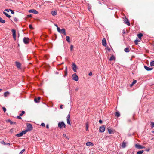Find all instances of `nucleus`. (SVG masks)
<instances>
[{"instance_id":"a211bd4d","label":"nucleus","mask_w":154,"mask_h":154,"mask_svg":"<svg viewBox=\"0 0 154 154\" xmlns=\"http://www.w3.org/2000/svg\"><path fill=\"white\" fill-rule=\"evenodd\" d=\"M86 145L87 146H93L94 144L93 143L90 142H88L86 143Z\"/></svg>"},{"instance_id":"de8ad7c7","label":"nucleus","mask_w":154,"mask_h":154,"mask_svg":"<svg viewBox=\"0 0 154 154\" xmlns=\"http://www.w3.org/2000/svg\"><path fill=\"white\" fill-rule=\"evenodd\" d=\"M3 109L4 112H5L6 111V109L4 107H3Z\"/></svg>"},{"instance_id":"6e6d98bb","label":"nucleus","mask_w":154,"mask_h":154,"mask_svg":"<svg viewBox=\"0 0 154 154\" xmlns=\"http://www.w3.org/2000/svg\"><path fill=\"white\" fill-rule=\"evenodd\" d=\"M54 25L55 26H56L57 27V30L58 28H59V27H58L57 25L56 24H55Z\"/></svg>"},{"instance_id":"423d86ee","label":"nucleus","mask_w":154,"mask_h":154,"mask_svg":"<svg viewBox=\"0 0 154 154\" xmlns=\"http://www.w3.org/2000/svg\"><path fill=\"white\" fill-rule=\"evenodd\" d=\"M32 129V125L30 124H28L27 125V129L28 131H31Z\"/></svg>"},{"instance_id":"2eb2a0df","label":"nucleus","mask_w":154,"mask_h":154,"mask_svg":"<svg viewBox=\"0 0 154 154\" xmlns=\"http://www.w3.org/2000/svg\"><path fill=\"white\" fill-rule=\"evenodd\" d=\"M64 72L65 75L63 76L64 77H65L67 76V66L65 67V70Z\"/></svg>"},{"instance_id":"bf43d9fd","label":"nucleus","mask_w":154,"mask_h":154,"mask_svg":"<svg viewBox=\"0 0 154 154\" xmlns=\"http://www.w3.org/2000/svg\"><path fill=\"white\" fill-rule=\"evenodd\" d=\"M46 128H47V129H48L49 128V125H48L47 124L46 126Z\"/></svg>"},{"instance_id":"f8f14e48","label":"nucleus","mask_w":154,"mask_h":154,"mask_svg":"<svg viewBox=\"0 0 154 154\" xmlns=\"http://www.w3.org/2000/svg\"><path fill=\"white\" fill-rule=\"evenodd\" d=\"M13 33V37L15 39H16V31L14 29L12 30Z\"/></svg>"},{"instance_id":"412c9836","label":"nucleus","mask_w":154,"mask_h":154,"mask_svg":"<svg viewBox=\"0 0 154 154\" xmlns=\"http://www.w3.org/2000/svg\"><path fill=\"white\" fill-rule=\"evenodd\" d=\"M3 14H5L6 16L8 18H10L11 17V16L9 15L5 11L3 12Z\"/></svg>"},{"instance_id":"aec40b11","label":"nucleus","mask_w":154,"mask_h":154,"mask_svg":"<svg viewBox=\"0 0 154 154\" xmlns=\"http://www.w3.org/2000/svg\"><path fill=\"white\" fill-rule=\"evenodd\" d=\"M9 92L8 91H6L4 93V96L5 97H6L9 95Z\"/></svg>"},{"instance_id":"9d476101","label":"nucleus","mask_w":154,"mask_h":154,"mask_svg":"<svg viewBox=\"0 0 154 154\" xmlns=\"http://www.w3.org/2000/svg\"><path fill=\"white\" fill-rule=\"evenodd\" d=\"M126 18V17H125ZM124 23L125 24H126L128 26L130 25V23L128 19L126 18H125L124 20Z\"/></svg>"},{"instance_id":"e433bc0d","label":"nucleus","mask_w":154,"mask_h":154,"mask_svg":"<svg viewBox=\"0 0 154 154\" xmlns=\"http://www.w3.org/2000/svg\"><path fill=\"white\" fill-rule=\"evenodd\" d=\"M25 113V112L24 111H22V112H21V113H20V116H22Z\"/></svg>"},{"instance_id":"f3484780","label":"nucleus","mask_w":154,"mask_h":154,"mask_svg":"<svg viewBox=\"0 0 154 154\" xmlns=\"http://www.w3.org/2000/svg\"><path fill=\"white\" fill-rule=\"evenodd\" d=\"M41 99V98L40 97H38L37 98H35L34 99V101L36 103H38L39 102V100Z\"/></svg>"},{"instance_id":"dca6fc26","label":"nucleus","mask_w":154,"mask_h":154,"mask_svg":"<svg viewBox=\"0 0 154 154\" xmlns=\"http://www.w3.org/2000/svg\"><path fill=\"white\" fill-rule=\"evenodd\" d=\"M2 144H3L4 145H10V144L9 143H5L4 141H2L0 142Z\"/></svg>"},{"instance_id":"9b49d317","label":"nucleus","mask_w":154,"mask_h":154,"mask_svg":"<svg viewBox=\"0 0 154 154\" xmlns=\"http://www.w3.org/2000/svg\"><path fill=\"white\" fill-rule=\"evenodd\" d=\"M15 64L16 65V66L17 67V68L18 69H20L21 68V63L17 61H16L15 62Z\"/></svg>"},{"instance_id":"4468645a","label":"nucleus","mask_w":154,"mask_h":154,"mask_svg":"<svg viewBox=\"0 0 154 154\" xmlns=\"http://www.w3.org/2000/svg\"><path fill=\"white\" fill-rule=\"evenodd\" d=\"M144 68L147 71H150L152 70L153 69L152 68L146 66H144Z\"/></svg>"},{"instance_id":"72a5a7b5","label":"nucleus","mask_w":154,"mask_h":154,"mask_svg":"<svg viewBox=\"0 0 154 154\" xmlns=\"http://www.w3.org/2000/svg\"><path fill=\"white\" fill-rule=\"evenodd\" d=\"M27 131H28L26 130L22 131L21 132L22 133L23 135V134H25Z\"/></svg>"},{"instance_id":"c756f323","label":"nucleus","mask_w":154,"mask_h":154,"mask_svg":"<svg viewBox=\"0 0 154 154\" xmlns=\"http://www.w3.org/2000/svg\"><path fill=\"white\" fill-rule=\"evenodd\" d=\"M137 82V81L136 80H134L132 82V83L130 85V86H132L134 84H135Z\"/></svg>"},{"instance_id":"ea45409f","label":"nucleus","mask_w":154,"mask_h":154,"mask_svg":"<svg viewBox=\"0 0 154 154\" xmlns=\"http://www.w3.org/2000/svg\"><path fill=\"white\" fill-rule=\"evenodd\" d=\"M63 136L64 137H65L66 138L69 139V138H68V137L66 136V135L65 134H63Z\"/></svg>"},{"instance_id":"680f3d73","label":"nucleus","mask_w":154,"mask_h":154,"mask_svg":"<svg viewBox=\"0 0 154 154\" xmlns=\"http://www.w3.org/2000/svg\"><path fill=\"white\" fill-rule=\"evenodd\" d=\"M79 89V88L78 87H76L75 88V91H77L78 89Z\"/></svg>"},{"instance_id":"1a4fd4ad","label":"nucleus","mask_w":154,"mask_h":154,"mask_svg":"<svg viewBox=\"0 0 154 154\" xmlns=\"http://www.w3.org/2000/svg\"><path fill=\"white\" fill-rule=\"evenodd\" d=\"M105 127L104 126H101L99 128V131L100 132H103L105 130Z\"/></svg>"},{"instance_id":"ddd939ff","label":"nucleus","mask_w":154,"mask_h":154,"mask_svg":"<svg viewBox=\"0 0 154 154\" xmlns=\"http://www.w3.org/2000/svg\"><path fill=\"white\" fill-rule=\"evenodd\" d=\"M102 44L104 46H106V39L105 38H103L102 41Z\"/></svg>"},{"instance_id":"37998d69","label":"nucleus","mask_w":154,"mask_h":154,"mask_svg":"<svg viewBox=\"0 0 154 154\" xmlns=\"http://www.w3.org/2000/svg\"><path fill=\"white\" fill-rule=\"evenodd\" d=\"M14 21H15L16 22H17L18 21V20L17 18L16 17H15L14 19Z\"/></svg>"},{"instance_id":"7ed1b4c3","label":"nucleus","mask_w":154,"mask_h":154,"mask_svg":"<svg viewBox=\"0 0 154 154\" xmlns=\"http://www.w3.org/2000/svg\"><path fill=\"white\" fill-rule=\"evenodd\" d=\"M66 125L63 122H59L58 124V127L60 128H62L63 127H65Z\"/></svg>"},{"instance_id":"6e6552de","label":"nucleus","mask_w":154,"mask_h":154,"mask_svg":"<svg viewBox=\"0 0 154 154\" xmlns=\"http://www.w3.org/2000/svg\"><path fill=\"white\" fill-rule=\"evenodd\" d=\"M29 12L30 13H33L34 14H37L38 13V12L36 10L33 9L29 10Z\"/></svg>"},{"instance_id":"f03ea898","label":"nucleus","mask_w":154,"mask_h":154,"mask_svg":"<svg viewBox=\"0 0 154 154\" xmlns=\"http://www.w3.org/2000/svg\"><path fill=\"white\" fill-rule=\"evenodd\" d=\"M72 79L74 81H77L78 80L79 78L76 73H74L72 76Z\"/></svg>"},{"instance_id":"49530a36","label":"nucleus","mask_w":154,"mask_h":154,"mask_svg":"<svg viewBox=\"0 0 154 154\" xmlns=\"http://www.w3.org/2000/svg\"><path fill=\"white\" fill-rule=\"evenodd\" d=\"M67 119H70V115L69 114L68 115L67 117Z\"/></svg>"},{"instance_id":"6ab92c4d","label":"nucleus","mask_w":154,"mask_h":154,"mask_svg":"<svg viewBox=\"0 0 154 154\" xmlns=\"http://www.w3.org/2000/svg\"><path fill=\"white\" fill-rule=\"evenodd\" d=\"M8 122H9L11 124V125H15L16 124V123L15 122H12L11 120L8 119Z\"/></svg>"},{"instance_id":"3c124183","label":"nucleus","mask_w":154,"mask_h":154,"mask_svg":"<svg viewBox=\"0 0 154 154\" xmlns=\"http://www.w3.org/2000/svg\"><path fill=\"white\" fill-rule=\"evenodd\" d=\"M41 125L42 126H43V127L45 126V124L44 123H42Z\"/></svg>"},{"instance_id":"bb28decb","label":"nucleus","mask_w":154,"mask_h":154,"mask_svg":"<svg viewBox=\"0 0 154 154\" xmlns=\"http://www.w3.org/2000/svg\"><path fill=\"white\" fill-rule=\"evenodd\" d=\"M51 14L53 16H55L57 14V12L55 11H52L51 12Z\"/></svg>"},{"instance_id":"b1692460","label":"nucleus","mask_w":154,"mask_h":154,"mask_svg":"<svg viewBox=\"0 0 154 154\" xmlns=\"http://www.w3.org/2000/svg\"><path fill=\"white\" fill-rule=\"evenodd\" d=\"M124 51L125 52L127 53L129 52L130 51L128 47H126L125 48Z\"/></svg>"},{"instance_id":"c9c22d12","label":"nucleus","mask_w":154,"mask_h":154,"mask_svg":"<svg viewBox=\"0 0 154 154\" xmlns=\"http://www.w3.org/2000/svg\"><path fill=\"white\" fill-rule=\"evenodd\" d=\"M70 120V119H67V122L68 124L71 125Z\"/></svg>"},{"instance_id":"c85d7f7f","label":"nucleus","mask_w":154,"mask_h":154,"mask_svg":"<svg viewBox=\"0 0 154 154\" xmlns=\"http://www.w3.org/2000/svg\"><path fill=\"white\" fill-rule=\"evenodd\" d=\"M115 59V57L113 55H112L110 57L109 59V60L110 61H111L112 60Z\"/></svg>"},{"instance_id":"58836bf2","label":"nucleus","mask_w":154,"mask_h":154,"mask_svg":"<svg viewBox=\"0 0 154 154\" xmlns=\"http://www.w3.org/2000/svg\"><path fill=\"white\" fill-rule=\"evenodd\" d=\"M88 124L86 123V131H87L88 130Z\"/></svg>"},{"instance_id":"a878e982","label":"nucleus","mask_w":154,"mask_h":154,"mask_svg":"<svg viewBox=\"0 0 154 154\" xmlns=\"http://www.w3.org/2000/svg\"><path fill=\"white\" fill-rule=\"evenodd\" d=\"M23 135L22 133L21 132L20 133L17 134L16 135V136L17 137H21Z\"/></svg>"},{"instance_id":"603ef678","label":"nucleus","mask_w":154,"mask_h":154,"mask_svg":"<svg viewBox=\"0 0 154 154\" xmlns=\"http://www.w3.org/2000/svg\"><path fill=\"white\" fill-rule=\"evenodd\" d=\"M17 119H22V118H21V117L20 116H17Z\"/></svg>"},{"instance_id":"f257e3e1","label":"nucleus","mask_w":154,"mask_h":154,"mask_svg":"<svg viewBox=\"0 0 154 154\" xmlns=\"http://www.w3.org/2000/svg\"><path fill=\"white\" fill-rule=\"evenodd\" d=\"M57 31L59 33L61 34H63L64 35H66L65 30L64 29H60L59 28H58Z\"/></svg>"},{"instance_id":"864d4df0","label":"nucleus","mask_w":154,"mask_h":154,"mask_svg":"<svg viewBox=\"0 0 154 154\" xmlns=\"http://www.w3.org/2000/svg\"><path fill=\"white\" fill-rule=\"evenodd\" d=\"M138 40H137L135 41L134 42H135V44H137V42H138Z\"/></svg>"},{"instance_id":"4c0bfd02","label":"nucleus","mask_w":154,"mask_h":154,"mask_svg":"<svg viewBox=\"0 0 154 154\" xmlns=\"http://www.w3.org/2000/svg\"><path fill=\"white\" fill-rule=\"evenodd\" d=\"M151 127L152 128H153L154 127V122H151Z\"/></svg>"},{"instance_id":"052dcab7","label":"nucleus","mask_w":154,"mask_h":154,"mask_svg":"<svg viewBox=\"0 0 154 154\" xmlns=\"http://www.w3.org/2000/svg\"><path fill=\"white\" fill-rule=\"evenodd\" d=\"M63 105H61L60 106V107L61 109H62L63 108Z\"/></svg>"},{"instance_id":"0e129e2a","label":"nucleus","mask_w":154,"mask_h":154,"mask_svg":"<svg viewBox=\"0 0 154 154\" xmlns=\"http://www.w3.org/2000/svg\"><path fill=\"white\" fill-rule=\"evenodd\" d=\"M2 89H0V92L2 91Z\"/></svg>"},{"instance_id":"a18cd8bd","label":"nucleus","mask_w":154,"mask_h":154,"mask_svg":"<svg viewBox=\"0 0 154 154\" xmlns=\"http://www.w3.org/2000/svg\"><path fill=\"white\" fill-rule=\"evenodd\" d=\"M10 10H11V9H5V11H6L7 12H9V11H10Z\"/></svg>"},{"instance_id":"8fccbe9b","label":"nucleus","mask_w":154,"mask_h":154,"mask_svg":"<svg viewBox=\"0 0 154 154\" xmlns=\"http://www.w3.org/2000/svg\"><path fill=\"white\" fill-rule=\"evenodd\" d=\"M10 11L11 12V13L12 14H14V12L13 10L11 9V10H10Z\"/></svg>"},{"instance_id":"4d7b16f0","label":"nucleus","mask_w":154,"mask_h":154,"mask_svg":"<svg viewBox=\"0 0 154 154\" xmlns=\"http://www.w3.org/2000/svg\"><path fill=\"white\" fill-rule=\"evenodd\" d=\"M99 122L100 123H101L102 122V121L100 119L99 120Z\"/></svg>"},{"instance_id":"e2e57ef3","label":"nucleus","mask_w":154,"mask_h":154,"mask_svg":"<svg viewBox=\"0 0 154 154\" xmlns=\"http://www.w3.org/2000/svg\"><path fill=\"white\" fill-rule=\"evenodd\" d=\"M28 16L29 17H31V15L30 14L29 15H28Z\"/></svg>"},{"instance_id":"cd10ccee","label":"nucleus","mask_w":154,"mask_h":154,"mask_svg":"<svg viewBox=\"0 0 154 154\" xmlns=\"http://www.w3.org/2000/svg\"><path fill=\"white\" fill-rule=\"evenodd\" d=\"M5 22V21L2 19L0 17V22L2 23H4Z\"/></svg>"},{"instance_id":"20e7f679","label":"nucleus","mask_w":154,"mask_h":154,"mask_svg":"<svg viewBox=\"0 0 154 154\" xmlns=\"http://www.w3.org/2000/svg\"><path fill=\"white\" fill-rule=\"evenodd\" d=\"M72 70H73L74 72H76L77 67L76 65L74 63H72Z\"/></svg>"},{"instance_id":"5fc2aeb1","label":"nucleus","mask_w":154,"mask_h":154,"mask_svg":"<svg viewBox=\"0 0 154 154\" xmlns=\"http://www.w3.org/2000/svg\"><path fill=\"white\" fill-rule=\"evenodd\" d=\"M92 73L91 72H89V74H88V75H89V76H91V75H92Z\"/></svg>"},{"instance_id":"0eeeda50","label":"nucleus","mask_w":154,"mask_h":154,"mask_svg":"<svg viewBox=\"0 0 154 154\" xmlns=\"http://www.w3.org/2000/svg\"><path fill=\"white\" fill-rule=\"evenodd\" d=\"M23 42L25 44H27L29 42V39L28 38H24L23 39Z\"/></svg>"},{"instance_id":"4be33fe9","label":"nucleus","mask_w":154,"mask_h":154,"mask_svg":"<svg viewBox=\"0 0 154 154\" xmlns=\"http://www.w3.org/2000/svg\"><path fill=\"white\" fill-rule=\"evenodd\" d=\"M143 35L142 33H140L137 34V36L140 39H141V37L143 36Z\"/></svg>"},{"instance_id":"f704fd0d","label":"nucleus","mask_w":154,"mask_h":154,"mask_svg":"<svg viewBox=\"0 0 154 154\" xmlns=\"http://www.w3.org/2000/svg\"><path fill=\"white\" fill-rule=\"evenodd\" d=\"M150 65L151 66H154V60L150 62Z\"/></svg>"},{"instance_id":"2f4dec72","label":"nucleus","mask_w":154,"mask_h":154,"mask_svg":"<svg viewBox=\"0 0 154 154\" xmlns=\"http://www.w3.org/2000/svg\"><path fill=\"white\" fill-rule=\"evenodd\" d=\"M121 146L123 148H125L126 146V143L124 142H123L121 145Z\"/></svg>"},{"instance_id":"7c9ffc66","label":"nucleus","mask_w":154,"mask_h":154,"mask_svg":"<svg viewBox=\"0 0 154 154\" xmlns=\"http://www.w3.org/2000/svg\"><path fill=\"white\" fill-rule=\"evenodd\" d=\"M115 115L117 117H119L120 116V113L119 112H116Z\"/></svg>"},{"instance_id":"338daca9","label":"nucleus","mask_w":154,"mask_h":154,"mask_svg":"<svg viewBox=\"0 0 154 154\" xmlns=\"http://www.w3.org/2000/svg\"><path fill=\"white\" fill-rule=\"evenodd\" d=\"M152 133H154V131H152Z\"/></svg>"},{"instance_id":"473e14b6","label":"nucleus","mask_w":154,"mask_h":154,"mask_svg":"<svg viewBox=\"0 0 154 154\" xmlns=\"http://www.w3.org/2000/svg\"><path fill=\"white\" fill-rule=\"evenodd\" d=\"M143 150H141L137 152V154H142L143 152Z\"/></svg>"},{"instance_id":"a19ab883","label":"nucleus","mask_w":154,"mask_h":154,"mask_svg":"<svg viewBox=\"0 0 154 154\" xmlns=\"http://www.w3.org/2000/svg\"><path fill=\"white\" fill-rule=\"evenodd\" d=\"M25 150L24 149H23L20 152L19 154H22V153L25 151Z\"/></svg>"},{"instance_id":"393cba45","label":"nucleus","mask_w":154,"mask_h":154,"mask_svg":"<svg viewBox=\"0 0 154 154\" xmlns=\"http://www.w3.org/2000/svg\"><path fill=\"white\" fill-rule=\"evenodd\" d=\"M107 130H108V132L109 134H112L113 133V131L111 129H109L108 128H107Z\"/></svg>"},{"instance_id":"09e8293b","label":"nucleus","mask_w":154,"mask_h":154,"mask_svg":"<svg viewBox=\"0 0 154 154\" xmlns=\"http://www.w3.org/2000/svg\"><path fill=\"white\" fill-rule=\"evenodd\" d=\"M13 129H11L9 131L11 133H13Z\"/></svg>"},{"instance_id":"39448f33","label":"nucleus","mask_w":154,"mask_h":154,"mask_svg":"<svg viewBox=\"0 0 154 154\" xmlns=\"http://www.w3.org/2000/svg\"><path fill=\"white\" fill-rule=\"evenodd\" d=\"M135 146L136 148H137L138 149H141L145 148V147L142 146L141 145L137 144H135Z\"/></svg>"},{"instance_id":"69168bd1","label":"nucleus","mask_w":154,"mask_h":154,"mask_svg":"<svg viewBox=\"0 0 154 154\" xmlns=\"http://www.w3.org/2000/svg\"><path fill=\"white\" fill-rule=\"evenodd\" d=\"M56 73L57 74H58V72H56Z\"/></svg>"},{"instance_id":"5701e85b","label":"nucleus","mask_w":154,"mask_h":154,"mask_svg":"<svg viewBox=\"0 0 154 154\" xmlns=\"http://www.w3.org/2000/svg\"><path fill=\"white\" fill-rule=\"evenodd\" d=\"M66 41L69 43L70 42V37L69 36H66Z\"/></svg>"},{"instance_id":"13d9d810","label":"nucleus","mask_w":154,"mask_h":154,"mask_svg":"<svg viewBox=\"0 0 154 154\" xmlns=\"http://www.w3.org/2000/svg\"><path fill=\"white\" fill-rule=\"evenodd\" d=\"M149 150H150V149L149 148L148 149H146L145 150L146 151H149Z\"/></svg>"},{"instance_id":"c03bdc74","label":"nucleus","mask_w":154,"mask_h":154,"mask_svg":"<svg viewBox=\"0 0 154 154\" xmlns=\"http://www.w3.org/2000/svg\"><path fill=\"white\" fill-rule=\"evenodd\" d=\"M29 28L31 29H33V28L32 26V25H30L29 26Z\"/></svg>"},{"instance_id":"79ce46f5","label":"nucleus","mask_w":154,"mask_h":154,"mask_svg":"<svg viewBox=\"0 0 154 154\" xmlns=\"http://www.w3.org/2000/svg\"><path fill=\"white\" fill-rule=\"evenodd\" d=\"M73 45H71L70 46V50L71 51H72L73 49Z\"/></svg>"}]
</instances>
